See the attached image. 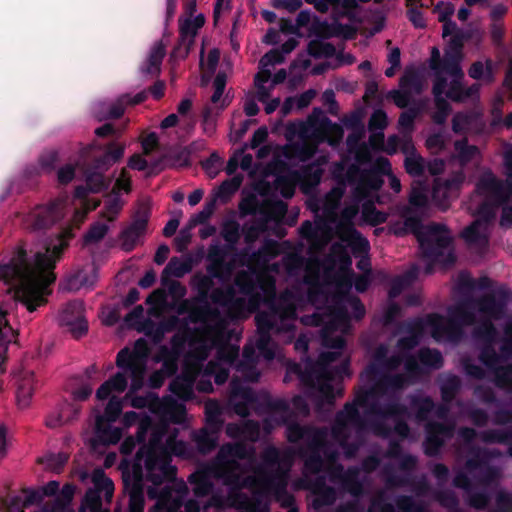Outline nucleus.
<instances>
[{
    "mask_svg": "<svg viewBox=\"0 0 512 512\" xmlns=\"http://www.w3.org/2000/svg\"><path fill=\"white\" fill-rule=\"evenodd\" d=\"M117 354L120 371L104 382L97 390L96 397L104 400L111 392H123L130 379L131 406L148 408L149 414L126 412L122 423L126 428L138 424V438L143 439L150 432V446L155 435L164 439L169 435L177 443L179 428L171 424L184 421L185 407L180 400L194 398L195 391L209 393L213 391L212 379L220 385L226 382L230 370L235 374L230 383V404L234 412L246 417L249 410L258 415H267L263 429L270 433L276 426L286 424V436L289 442L302 441L310 452L304 462L302 476L291 483L294 491L310 490L315 496L313 506L320 509L330 505V487L325 477L315 481L310 475L326 470L330 477V430L311 425L290 423V411L285 400L272 398L267 392L253 391L248 383L258 381L260 371L257 364L263 360L270 362L276 354Z\"/></svg>",
    "mask_w": 512,
    "mask_h": 512,
    "instance_id": "1",
    "label": "nucleus"
},
{
    "mask_svg": "<svg viewBox=\"0 0 512 512\" xmlns=\"http://www.w3.org/2000/svg\"><path fill=\"white\" fill-rule=\"evenodd\" d=\"M287 212L286 203L278 202L269 215L244 224L247 247L242 253L244 267L236 272L225 264L224 254L218 244L211 245L207 259V274L197 273L191 279V286L197 291L194 298L198 309H207L202 319L205 349L226 352L225 345L230 339V324L235 318H244L255 312L261 302L267 311L258 312L255 321L263 337L273 333L292 340L296 332L295 297L292 291L276 294V279L273 274L280 272L282 264L269 261L280 252V245L266 240L257 250L254 242L270 227L278 225Z\"/></svg>",
    "mask_w": 512,
    "mask_h": 512,
    "instance_id": "2",
    "label": "nucleus"
},
{
    "mask_svg": "<svg viewBox=\"0 0 512 512\" xmlns=\"http://www.w3.org/2000/svg\"><path fill=\"white\" fill-rule=\"evenodd\" d=\"M314 222L304 221L299 228L300 241L282 260V268L294 282L290 290L297 308L309 303L316 306L311 315L300 318L306 326H322L320 340L324 347L342 349L351 331V320H360L365 307L351 294L352 258L359 257L358 269L370 274L367 251L355 252L349 241L330 223L324 208L311 210Z\"/></svg>",
    "mask_w": 512,
    "mask_h": 512,
    "instance_id": "3",
    "label": "nucleus"
},
{
    "mask_svg": "<svg viewBox=\"0 0 512 512\" xmlns=\"http://www.w3.org/2000/svg\"><path fill=\"white\" fill-rule=\"evenodd\" d=\"M124 149L121 145H111L86 173L85 186H78L71 197L61 194L49 204L35 207L24 219L26 228L31 230L47 228L65 217L71 222L54 240L36 244L29 253L19 248L8 263L0 265V280L8 285L12 298L29 312L45 303L49 285L55 281V262L73 237L72 226H79L86 214L99 205L92 194L110 185L111 179L105 178L103 171L122 158Z\"/></svg>",
    "mask_w": 512,
    "mask_h": 512,
    "instance_id": "4",
    "label": "nucleus"
},
{
    "mask_svg": "<svg viewBox=\"0 0 512 512\" xmlns=\"http://www.w3.org/2000/svg\"><path fill=\"white\" fill-rule=\"evenodd\" d=\"M285 136L288 143L284 146L267 144L259 147L257 158L264 160L272 156L267 171L262 180L255 185V193L264 197L267 204L259 207L256 195H249L242 199L239 210L242 215L253 214L251 221L269 215L273 206L282 200L270 201V197L282 196L291 198L296 186L308 196H317L314 192L324 173V165L328 157L322 155L314 162L304 165L315 154L316 148L311 143L327 142L330 146H337L343 138V129L326 117L324 112L315 108L307 121L289 123Z\"/></svg>",
    "mask_w": 512,
    "mask_h": 512,
    "instance_id": "5",
    "label": "nucleus"
},
{
    "mask_svg": "<svg viewBox=\"0 0 512 512\" xmlns=\"http://www.w3.org/2000/svg\"><path fill=\"white\" fill-rule=\"evenodd\" d=\"M492 286L493 282L487 276L474 279L470 273L460 272L454 284V293L459 301L447 309L446 318L430 314L396 325L393 335L398 337V352H409L427 336L439 343L459 342L464 328L476 320L469 309L476 310L482 317L473 332L474 339L482 344L480 352H495L493 345L498 341V333L493 321L502 318L509 289L506 285H499L492 290Z\"/></svg>",
    "mask_w": 512,
    "mask_h": 512,
    "instance_id": "6",
    "label": "nucleus"
},
{
    "mask_svg": "<svg viewBox=\"0 0 512 512\" xmlns=\"http://www.w3.org/2000/svg\"><path fill=\"white\" fill-rule=\"evenodd\" d=\"M330 173L336 185L323 196L310 197L306 205L309 210L324 208L330 223L336 225L339 235L350 242L355 252L367 251L369 241L355 229L356 219L360 214L357 221L360 225L376 226L386 222L388 215L375 207L376 203H382L378 192L385 176L396 194L402 189L401 182L385 157L375 159L369 168L354 163L346 169L343 161L334 162Z\"/></svg>",
    "mask_w": 512,
    "mask_h": 512,
    "instance_id": "7",
    "label": "nucleus"
},
{
    "mask_svg": "<svg viewBox=\"0 0 512 512\" xmlns=\"http://www.w3.org/2000/svg\"><path fill=\"white\" fill-rule=\"evenodd\" d=\"M153 436L150 446L136 454L133 475L124 477L125 491L129 494V512H143L144 493L157 502L150 512H175L186 490V483L176 478L172 456L189 458L193 448L183 442Z\"/></svg>",
    "mask_w": 512,
    "mask_h": 512,
    "instance_id": "8",
    "label": "nucleus"
},
{
    "mask_svg": "<svg viewBox=\"0 0 512 512\" xmlns=\"http://www.w3.org/2000/svg\"><path fill=\"white\" fill-rule=\"evenodd\" d=\"M503 165L506 181L499 180L491 171L483 172L475 193L466 204L467 210L477 219L464 229L462 237L480 256L487 250L492 220L500 207V225L512 227V145L504 148Z\"/></svg>",
    "mask_w": 512,
    "mask_h": 512,
    "instance_id": "9",
    "label": "nucleus"
},
{
    "mask_svg": "<svg viewBox=\"0 0 512 512\" xmlns=\"http://www.w3.org/2000/svg\"><path fill=\"white\" fill-rule=\"evenodd\" d=\"M428 187L425 182L414 181L409 194V205L397 207L400 219L389 223L390 231L402 236L415 234L422 258L426 262V273L430 274L436 264L451 266L455 260L452 236L447 227L439 223L421 225L419 216L428 206Z\"/></svg>",
    "mask_w": 512,
    "mask_h": 512,
    "instance_id": "10",
    "label": "nucleus"
},
{
    "mask_svg": "<svg viewBox=\"0 0 512 512\" xmlns=\"http://www.w3.org/2000/svg\"><path fill=\"white\" fill-rule=\"evenodd\" d=\"M349 354H317L313 360L305 354L301 363L289 362L286 366L285 382L296 377L308 398L321 411L332 406L342 396V381L351 377Z\"/></svg>",
    "mask_w": 512,
    "mask_h": 512,
    "instance_id": "11",
    "label": "nucleus"
},
{
    "mask_svg": "<svg viewBox=\"0 0 512 512\" xmlns=\"http://www.w3.org/2000/svg\"><path fill=\"white\" fill-rule=\"evenodd\" d=\"M186 287L178 281L168 283L166 290H156L146 299L151 306L150 314H157L160 311L168 310L183 316L188 320L189 327L185 334V341L195 342L198 346L193 352H212L214 349H205V336L202 330V319L207 316V309H198L194 298L185 299Z\"/></svg>",
    "mask_w": 512,
    "mask_h": 512,
    "instance_id": "12",
    "label": "nucleus"
},
{
    "mask_svg": "<svg viewBox=\"0 0 512 512\" xmlns=\"http://www.w3.org/2000/svg\"><path fill=\"white\" fill-rule=\"evenodd\" d=\"M478 364L464 361L467 375L478 379H489L500 388L512 391V354H478ZM504 427L485 431L481 438L490 443H510L512 440V412L499 416Z\"/></svg>",
    "mask_w": 512,
    "mask_h": 512,
    "instance_id": "13",
    "label": "nucleus"
},
{
    "mask_svg": "<svg viewBox=\"0 0 512 512\" xmlns=\"http://www.w3.org/2000/svg\"><path fill=\"white\" fill-rule=\"evenodd\" d=\"M294 457L293 448L280 449L274 445L266 446L260 454V490L267 497L272 494L281 507L288 509L287 512H298L294 496L287 491Z\"/></svg>",
    "mask_w": 512,
    "mask_h": 512,
    "instance_id": "14",
    "label": "nucleus"
},
{
    "mask_svg": "<svg viewBox=\"0 0 512 512\" xmlns=\"http://www.w3.org/2000/svg\"><path fill=\"white\" fill-rule=\"evenodd\" d=\"M499 456L501 453L495 449L478 450L475 457L468 459L465 464V469L471 477L462 471L454 477L453 485L465 491L469 506L475 509L487 506L490 497L486 488L497 484L501 477V469L490 465L489 461Z\"/></svg>",
    "mask_w": 512,
    "mask_h": 512,
    "instance_id": "15",
    "label": "nucleus"
},
{
    "mask_svg": "<svg viewBox=\"0 0 512 512\" xmlns=\"http://www.w3.org/2000/svg\"><path fill=\"white\" fill-rule=\"evenodd\" d=\"M445 70L450 74V82L446 78L435 80L433 86V95L435 98L436 111L432 119L436 124H443L450 114L451 107L443 98V95L455 102H464L478 97L480 86L473 84L469 87L463 86L464 73L459 66L458 55L447 56L445 60Z\"/></svg>",
    "mask_w": 512,
    "mask_h": 512,
    "instance_id": "16",
    "label": "nucleus"
},
{
    "mask_svg": "<svg viewBox=\"0 0 512 512\" xmlns=\"http://www.w3.org/2000/svg\"><path fill=\"white\" fill-rule=\"evenodd\" d=\"M455 153L451 160L460 164V169L454 171L447 178L436 177L433 181L431 197L435 206L445 211L456 200L465 182L463 167L480 156L478 147L469 145L466 139L458 140L454 144Z\"/></svg>",
    "mask_w": 512,
    "mask_h": 512,
    "instance_id": "17",
    "label": "nucleus"
},
{
    "mask_svg": "<svg viewBox=\"0 0 512 512\" xmlns=\"http://www.w3.org/2000/svg\"><path fill=\"white\" fill-rule=\"evenodd\" d=\"M89 488L81 504L80 512H109V504L114 493L113 481L106 476L101 468L92 471Z\"/></svg>",
    "mask_w": 512,
    "mask_h": 512,
    "instance_id": "18",
    "label": "nucleus"
},
{
    "mask_svg": "<svg viewBox=\"0 0 512 512\" xmlns=\"http://www.w3.org/2000/svg\"><path fill=\"white\" fill-rule=\"evenodd\" d=\"M125 322L129 327L143 332L146 335L153 336L155 340H160L166 331L176 328L178 324L177 317H172L168 321H161L155 324L153 321L145 317V310L142 305H138L132 309L125 317Z\"/></svg>",
    "mask_w": 512,
    "mask_h": 512,
    "instance_id": "19",
    "label": "nucleus"
},
{
    "mask_svg": "<svg viewBox=\"0 0 512 512\" xmlns=\"http://www.w3.org/2000/svg\"><path fill=\"white\" fill-rule=\"evenodd\" d=\"M131 190V179L128 171L122 169L115 179L112 191L105 196L101 216L108 221H114L124 206L122 196Z\"/></svg>",
    "mask_w": 512,
    "mask_h": 512,
    "instance_id": "20",
    "label": "nucleus"
},
{
    "mask_svg": "<svg viewBox=\"0 0 512 512\" xmlns=\"http://www.w3.org/2000/svg\"><path fill=\"white\" fill-rule=\"evenodd\" d=\"M283 62V55L276 50L266 53L259 62L260 71L255 76L256 99L266 103L274 85L270 82L272 69L276 64Z\"/></svg>",
    "mask_w": 512,
    "mask_h": 512,
    "instance_id": "21",
    "label": "nucleus"
},
{
    "mask_svg": "<svg viewBox=\"0 0 512 512\" xmlns=\"http://www.w3.org/2000/svg\"><path fill=\"white\" fill-rule=\"evenodd\" d=\"M454 423H434L429 422L426 425V439L424 442V451L429 456H436L440 452L442 445L453 437Z\"/></svg>",
    "mask_w": 512,
    "mask_h": 512,
    "instance_id": "22",
    "label": "nucleus"
},
{
    "mask_svg": "<svg viewBox=\"0 0 512 512\" xmlns=\"http://www.w3.org/2000/svg\"><path fill=\"white\" fill-rule=\"evenodd\" d=\"M61 325L67 326L75 337L82 336L88 329L84 317V305L80 300L69 302L59 316Z\"/></svg>",
    "mask_w": 512,
    "mask_h": 512,
    "instance_id": "23",
    "label": "nucleus"
},
{
    "mask_svg": "<svg viewBox=\"0 0 512 512\" xmlns=\"http://www.w3.org/2000/svg\"><path fill=\"white\" fill-rule=\"evenodd\" d=\"M417 464V458L410 454H404L399 457V471H394L392 466H386L384 469L385 483L387 487H402L410 483L412 472Z\"/></svg>",
    "mask_w": 512,
    "mask_h": 512,
    "instance_id": "24",
    "label": "nucleus"
},
{
    "mask_svg": "<svg viewBox=\"0 0 512 512\" xmlns=\"http://www.w3.org/2000/svg\"><path fill=\"white\" fill-rule=\"evenodd\" d=\"M410 406L415 411V419L417 422H422L428 419L429 415L433 412L439 419L446 421L448 415V407L446 404H441L435 407L433 401L420 393L414 394L410 397Z\"/></svg>",
    "mask_w": 512,
    "mask_h": 512,
    "instance_id": "25",
    "label": "nucleus"
},
{
    "mask_svg": "<svg viewBox=\"0 0 512 512\" xmlns=\"http://www.w3.org/2000/svg\"><path fill=\"white\" fill-rule=\"evenodd\" d=\"M113 422L103 421L102 418H96L94 435L91 439V447L98 450L101 446H110L117 444L122 438L123 431L119 427H114Z\"/></svg>",
    "mask_w": 512,
    "mask_h": 512,
    "instance_id": "26",
    "label": "nucleus"
},
{
    "mask_svg": "<svg viewBox=\"0 0 512 512\" xmlns=\"http://www.w3.org/2000/svg\"><path fill=\"white\" fill-rule=\"evenodd\" d=\"M333 21L328 24L327 22H321L320 19L315 16L310 10H302L299 12L296 18V26L298 29L307 28L310 35H314L320 38L338 37L336 34L330 32L331 27L337 22L336 17L332 14Z\"/></svg>",
    "mask_w": 512,
    "mask_h": 512,
    "instance_id": "27",
    "label": "nucleus"
},
{
    "mask_svg": "<svg viewBox=\"0 0 512 512\" xmlns=\"http://www.w3.org/2000/svg\"><path fill=\"white\" fill-rule=\"evenodd\" d=\"M219 432L220 431H216L215 429L207 426L198 430H193L190 434V438L195 443L196 447L192 446L189 442L182 440L183 443L190 445L194 450L193 456L188 459L194 458L197 453L203 455L210 453L217 446ZM177 435H179V433ZM176 440L181 441V439H178V436H176ZM181 458L184 459L183 457Z\"/></svg>",
    "mask_w": 512,
    "mask_h": 512,
    "instance_id": "28",
    "label": "nucleus"
},
{
    "mask_svg": "<svg viewBox=\"0 0 512 512\" xmlns=\"http://www.w3.org/2000/svg\"><path fill=\"white\" fill-rule=\"evenodd\" d=\"M16 399L20 408L29 406L37 381L33 371L22 369L15 375Z\"/></svg>",
    "mask_w": 512,
    "mask_h": 512,
    "instance_id": "29",
    "label": "nucleus"
},
{
    "mask_svg": "<svg viewBox=\"0 0 512 512\" xmlns=\"http://www.w3.org/2000/svg\"><path fill=\"white\" fill-rule=\"evenodd\" d=\"M484 128L485 123L481 112H459L454 115L452 120V129L457 134H480L484 131Z\"/></svg>",
    "mask_w": 512,
    "mask_h": 512,
    "instance_id": "30",
    "label": "nucleus"
},
{
    "mask_svg": "<svg viewBox=\"0 0 512 512\" xmlns=\"http://www.w3.org/2000/svg\"><path fill=\"white\" fill-rule=\"evenodd\" d=\"M401 151L405 155L404 166L411 176H421L426 169L425 159L419 155L409 135L402 139Z\"/></svg>",
    "mask_w": 512,
    "mask_h": 512,
    "instance_id": "31",
    "label": "nucleus"
},
{
    "mask_svg": "<svg viewBox=\"0 0 512 512\" xmlns=\"http://www.w3.org/2000/svg\"><path fill=\"white\" fill-rule=\"evenodd\" d=\"M206 18L203 13L191 17H179V34L181 44L186 47V52L193 45L199 30L204 26Z\"/></svg>",
    "mask_w": 512,
    "mask_h": 512,
    "instance_id": "32",
    "label": "nucleus"
},
{
    "mask_svg": "<svg viewBox=\"0 0 512 512\" xmlns=\"http://www.w3.org/2000/svg\"><path fill=\"white\" fill-rule=\"evenodd\" d=\"M98 279L97 270L93 265L69 275L62 285L63 290L77 291L82 288H92Z\"/></svg>",
    "mask_w": 512,
    "mask_h": 512,
    "instance_id": "33",
    "label": "nucleus"
},
{
    "mask_svg": "<svg viewBox=\"0 0 512 512\" xmlns=\"http://www.w3.org/2000/svg\"><path fill=\"white\" fill-rule=\"evenodd\" d=\"M79 412L78 403L63 402L47 416L46 425L50 428L60 427L76 419Z\"/></svg>",
    "mask_w": 512,
    "mask_h": 512,
    "instance_id": "34",
    "label": "nucleus"
},
{
    "mask_svg": "<svg viewBox=\"0 0 512 512\" xmlns=\"http://www.w3.org/2000/svg\"><path fill=\"white\" fill-rule=\"evenodd\" d=\"M143 99L144 96L142 94H138L133 98V100L124 96L114 103L101 102L94 106V113L99 120L106 118H119L124 112V103L137 104L143 101Z\"/></svg>",
    "mask_w": 512,
    "mask_h": 512,
    "instance_id": "35",
    "label": "nucleus"
},
{
    "mask_svg": "<svg viewBox=\"0 0 512 512\" xmlns=\"http://www.w3.org/2000/svg\"><path fill=\"white\" fill-rule=\"evenodd\" d=\"M458 55L459 63L461 62V45L455 38L451 39V43L449 49L446 51L445 56L442 61H440V52L436 47L432 48L431 59H430V67L435 72L436 80L439 78H445L444 75L450 77V74L445 70V60L447 56Z\"/></svg>",
    "mask_w": 512,
    "mask_h": 512,
    "instance_id": "36",
    "label": "nucleus"
},
{
    "mask_svg": "<svg viewBox=\"0 0 512 512\" xmlns=\"http://www.w3.org/2000/svg\"><path fill=\"white\" fill-rule=\"evenodd\" d=\"M147 218L145 216L135 219L127 228L120 234V246L124 251H131L140 236L146 229Z\"/></svg>",
    "mask_w": 512,
    "mask_h": 512,
    "instance_id": "37",
    "label": "nucleus"
},
{
    "mask_svg": "<svg viewBox=\"0 0 512 512\" xmlns=\"http://www.w3.org/2000/svg\"><path fill=\"white\" fill-rule=\"evenodd\" d=\"M418 275V265L412 264L405 274L395 277L391 282V288L389 290L390 300L398 297L403 291L408 289L415 282Z\"/></svg>",
    "mask_w": 512,
    "mask_h": 512,
    "instance_id": "38",
    "label": "nucleus"
},
{
    "mask_svg": "<svg viewBox=\"0 0 512 512\" xmlns=\"http://www.w3.org/2000/svg\"><path fill=\"white\" fill-rule=\"evenodd\" d=\"M403 135H391L384 141L383 132L374 133L369 138V144L374 150L384 151L387 154L393 155L398 149L401 150Z\"/></svg>",
    "mask_w": 512,
    "mask_h": 512,
    "instance_id": "39",
    "label": "nucleus"
},
{
    "mask_svg": "<svg viewBox=\"0 0 512 512\" xmlns=\"http://www.w3.org/2000/svg\"><path fill=\"white\" fill-rule=\"evenodd\" d=\"M165 55V45L159 41L155 42L148 54L147 59L140 67L143 74L154 75L160 71V66Z\"/></svg>",
    "mask_w": 512,
    "mask_h": 512,
    "instance_id": "40",
    "label": "nucleus"
},
{
    "mask_svg": "<svg viewBox=\"0 0 512 512\" xmlns=\"http://www.w3.org/2000/svg\"><path fill=\"white\" fill-rule=\"evenodd\" d=\"M226 86V75L224 73H218L213 81V94L211 96L210 104L214 110L222 111L229 104L228 96L224 95Z\"/></svg>",
    "mask_w": 512,
    "mask_h": 512,
    "instance_id": "41",
    "label": "nucleus"
},
{
    "mask_svg": "<svg viewBox=\"0 0 512 512\" xmlns=\"http://www.w3.org/2000/svg\"><path fill=\"white\" fill-rule=\"evenodd\" d=\"M243 182V176L238 174L232 178L225 180L222 184L214 191L213 199L217 202L226 203L230 200L233 194L237 192Z\"/></svg>",
    "mask_w": 512,
    "mask_h": 512,
    "instance_id": "42",
    "label": "nucleus"
},
{
    "mask_svg": "<svg viewBox=\"0 0 512 512\" xmlns=\"http://www.w3.org/2000/svg\"><path fill=\"white\" fill-rule=\"evenodd\" d=\"M6 315L7 310L0 308V352H6L11 346H17L16 333L8 324Z\"/></svg>",
    "mask_w": 512,
    "mask_h": 512,
    "instance_id": "43",
    "label": "nucleus"
},
{
    "mask_svg": "<svg viewBox=\"0 0 512 512\" xmlns=\"http://www.w3.org/2000/svg\"><path fill=\"white\" fill-rule=\"evenodd\" d=\"M221 236L230 247H234L240 238V225L234 213L227 216L221 225Z\"/></svg>",
    "mask_w": 512,
    "mask_h": 512,
    "instance_id": "44",
    "label": "nucleus"
},
{
    "mask_svg": "<svg viewBox=\"0 0 512 512\" xmlns=\"http://www.w3.org/2000/svg\"><path fill=\"white\" fill-rule=\"evenodd\" d=\"M222 409L220 404L215 400H208L205 403V419L206 426L220 431L223 420L221 419Z\"/></svg>",
    "mask_w": 512,
    "mask_h": 512,
    "instance_id": "45",
    "label": "nucleus"
},
{
    "mask_svg": "<svg viewBox=\"0 0 512 512\" xmlns=\"http://www.w3.org/2000/svg\"><path fill=\"white\" fill-rule=\"evenodd\" d=\"M193 268V262L191 258H178L173 257L168 262L167 266L164 269V272L180 278L189 273Z\"/></svg>",
    "mask_w": 512,
    "mask_h": 512,
    "instance_id": "46",
    "label": "nucleus"
},
{
    "mask_svg": "<svg viewBox=\"0 0 512 512\" xmlns=\"http://www.w3.org/2000/svg\"><path fill=\"white\" fill-rule=\"evenodd\" d=\"M469 76L475 80L491 82L494 79L493 63L491 60L485 62L477 61L469 69Z\"/></svg>",
    "mask_w": 512,
    "mask_h": 512,
    "instance_id": "47",
    "label": "nucleus"
},
{
    "mask_svg": "<svg viewBox=\"0 0 512 512\" xmlns=\"http://www.w3.org/2000/svg\"><path fill=\"white\" fill-rule=\"evenodd\" d=\"M68 460L65 453H49L38 459V462L44 466L46 470L59 473Z\"/></svg>",
    "mask_w": 512,
    "mask_h": 512,
    "instance_id": "48",
    "label": "nucleus"
},
{
    "mask_svg": "<svg viewBox=\"0 0 512 512\" xmlns=\"http://www.w3.org/2000/svg\"><path fill=\"white\" fill-rule=\"evenodd\" d=\"M460 386V379L453 374H446L441 377V393L445 402H449Z\"/></svg>",
    "mask_w": 512,
    "mask_h": 512,
    "instance_id": "49",
    "label": "nucleus"
},
{
    "mask_svg": "<svg viewBox=\"0 0 512 512\" xmlns=\"http://www.w3.org/2000/svg\"><path fill=\"white\" fill-rule=\"evenodd\" d=\"M221 111L214 110L211 106H205L202 113V129L207 136L214 135L217 127V117Z\"/></svg>",
    "mask_w": 512,
    "mask_h": 512,
    "instance_id": "50",
    "label": "nucleus"
},
{
    "mask_svg": "<svg viewBox=\"0 0 512 512\" xmlns=\"http://www.w3.org/2000/svg\"><path fill=\"white\" fill-rule=\"evenodd\" d=\"M238 164L240 165L242 170L250 171L253 166V156L251 154H244L242 152L239 154H235L228 161V164L226 167L227 174H229V175L233 174L236 171Z\"/></svg>",
    "mask_w": 512,
    "mask_h": 512,
    "instance_id": "51",
    "label": "nucleus"
},
{
    "mask_svg": "<svg viewBox=\"0 0 512 512\" xmlns=\"http://www.w3.org/2000/svg\"><path fill=\"white\" fill-rule=\"evenodd\" d=\"M401 317V308L396 303L390 302L378 318V322L383 328H389L394 325L396 320Z\"/></svg>",
    "mask_w": 512,
    "mask_h": 512,
    "instance_id": "52",
    "label": "nucleus"
},
{
    "mask_svg": "<svg viewBox=\"0 0 512 512\" xmlns=\"http://www.w3.org/2000/svg\"><path fill=\"white\" fill-rule=\"evenodd\" d=\"M123 409L122 400L118 397H111L109 402L107 403L104 413L98 415L96 418H102L103 421L107 422H115L120 416Z\"/></svg>",
    "mask_w": 512,
    "mask_h": 512,
    "instance_id": "53",
    "label": "nucleus"
},
{
    "mask_svg": "<svg viewBox=\"0 0 512 512\" xmlns=\"http://www.w3.org/2000/svg\"><path fill=\"white\" fill-rule=\"evenodd\" d=\"M109 226L102 222H95L84 236L85 244L100 241L107 233Z\"/></svg>",
    "mask_w": 512,
    "mask_h": 512,
    "instance_id": "54",
    "label": "nucleus"
},
{
    "mask_svg": "<svg viewBox=\"0 0 512 512\" xmlns=\"http://www.w3.org/2000/svg\"><path fill=\"white\" fill-rule=\"evenodd\" d=\"M59 160L60 156L58 151L50 150L44 152L39 159L40 171L45 173L51 172Z\"/></svg>",
    "mask_w": 512,
    "mask_h": 512,
    "instance_id": "55",
    "label": "nucleus"
},
{
    "mask_svg": "<svg viewBox=\"0 0 512 512\" xmlns=\"http://www.w3.org/2000/svg\"><path fill=\"white\" fill-rule=\"evenodd\" d=\"M395 503L400 512H426L424 507L417 504L410 496H398Z\"/></svg>",
    "mask_w": 512,
    "mask_h": 512,
    "instance_id": "56",
    "label": "nucleus"
},
{
    "mask_svg": "<svg viewBox=\"0 0 512 512\" xmlns=\"http://www.w3.org/2000/svg\"><path fill=\"white\" fill-rule=\"evenodd\" d=\"M416 116H417L416 111L411 110V109L403 112L400 115L398 125H399L400 132H401V134H403V136L409 135L412 138L411 133L413 131L414 120H415Z\"/></svg>",
    "mask_w": 512,
    "mask_h": 512,
    "instance_id": "57",
    "label": "nucleus"
},
{
    "mask_svg": "<svg viewBox=\"0 0 512 512\" xmlns=\"http://www.w3.org/2000/svg\"><path fill=\"white\" fill-rule=\"evenodd\" d=\"M446 143H447L446 136L443 133L438 132V133L431 134L427 138L426 147L432 153H439L445 149Z\"/></svg>",
    "mask_w": 512,
    "mask_h": 512,
    "instance_id": "58",
    "label": "nucleus"
},
{
    "mask_svg": "<svg viewBox=\"0 0 512 512\" xmlns=\"http://www.w3.org/2000/svg\"><path fill=\"white\" fill-rule=\"evenodd\" d=\"M260 437V425L253 420H246L243 422V439L256 442Z\"/></svg>",
    "mask_w": 512,
    "mask_h": 512,
    "instance_id": "59",
    "label": "nucleus"
},
{
    "mask_svg": "<svg viewBox=\"0 0 512 512\" xmlns=\"http://www.w3.org/2000/svg\"><path fill=\"white\" fill-rule=\"evenodd\" d=\"M42 496L37 491H26L21 496H16L12 498L11 502L13 505H22V506H30L36 502L41 500Z\"/></svg>",
    "mask_w": 512,
    "mask_h": 512,
    "instance_id": "60",
    "label": "nucleus"
},
{
    "mask_svg": "<svg viewBox=\"0 0 512 512\" xmlns=\"http://www.w3.org/2000/svg\"><path fill=\"white\" fill-rule=\"evenodd\" d=\"M220 59V52L218 49H212L209 51L207 58L201 59V67L206 73L212 74L218 65Z\"/></svg>",
    "mask_w": 512,
    "mask_h": 512,
    "instance_id": "61",
    "label": "nucleus"
},
{
    "mask_svg": "<svg viewBox=\"0 0 512 512\" xmlns=\"http://www.w3.org/2000/svg\"><path fill=\"white\" fill-rule=\"evenodd\" d=\"M400 85L403 90L419 93L422 89L421 81L416 75L405 73L401 78Z\"/></svg>",
    "mask_w": 512,
    "mask_h": 512,
    "instance_id": "62",
    "label": "nucleus"
},
{
    "mask_svg": "<svg viewBox=\"0 0 512 512\" xmlns=\"http://www.w3.org/2000/svg\"><path fill=\"white\" fill-rule=\"evenodd\" d=\"M434 13L440 22L449 20L454 14V6L450 2H440L434 8Z\"/></svg>",
    "mask_w": 512,
    "mask_h": 512,
    "instance_id": "63",
    "label": "nucleus"
},
{
    "mask_svg": "<svg viewBox=\"0 0 512 512\" xmlns=\"http://www.w3.org/2000/svg\"><path fill=\"white\" fill-rule=\"evenodd\" d=\"M309 53L313 56H328L334 53V47L327 43H318L316 41H312L309 44Z\"/></svg>",
    "mask_w": 512,
    "mask_h": 512,
    "instance_id": "64",
    "label": "nucleus"
}]
</instances>
